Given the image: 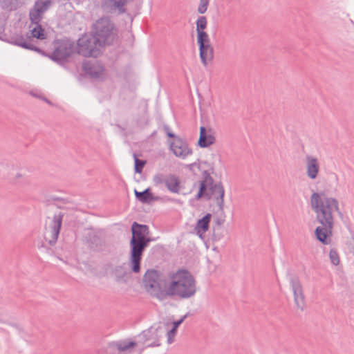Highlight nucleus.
I'll use <instances>...</instances> for the list:
<instances>
[{
	"instance_id": "1",
	"label": "nucleus",
	"mask_w": 354,
	"mask_h": 354,
	"mask_svg": "<svg viewBox=\"0 0 354 354\" xmlns=\"http://www.w3.org/2000/svg\"><path fill=\"white\" fill-rule=\"evenodd\" d=\"M310 205L316 214L317 221L321 224L315 228V237L323 245H329L334 225L333 212L336 211L340 218L343 217L339 202L335 198L326 196L324 193L313 192L310 196Z\"/></svg>"
},
{
	"instance_id": "19",
	"label": "nucleus",
	"mask_w": 354,
	"mask_h": 354,
	"mask_svg": "<svg viewBox=\"0 0 354 354\" xmlns=\"http://www.w3.org/2000/svg\"><path fill=\"white\" fill-rule=\"evenodd\" d=\"M83 70L91 77L97 79L102 75L104 68L98 63L88 62L83 64Z\"/></svg>"
},
{
	"instance_id": "18",
	"label": "nucleus",
	"mask_w": 354,
	"mask_h": 354,
	"mask_svg": "<svg viewBox=\"0 0 354 354\" xmlns=\"http://www.w3.org/2000/svg\"><path fill=\"white\" fill-rule=\"evenodd\" d=\"M199 55L202 64L206 66L208 62L214 59V48L209 44L198 46Z\"/></svg>"
},
{
	"instance_id": "38",
	"label": "nucleus",
	"mask_w": 354,
	"mask_h": 354,
	"mask_svg": "<svg viewBox=\"0 0 354 354\" xmlns=\"http://www.w3.org/2000/svg\"><path fill=\"white\" fill-rule=\"evenodd\" d=\"M93 240L95 241H100V238L98 236H93Z\"/></svg>"
},
{
	"instance_id": "3",
	"label": "nucleus",
	"mask_w": 354,
	"mask_h": 354,
	"mask_svg": "<svg viewBox=\"0 0 354 354\" xmlns=\"http://www.w3.org/2000/svg\"><path fill=\"white\" fill-rule=\"evenodd\" d=\"M131 230L132 236L129 242V266L131 272L137 274L141 270L143 253L153 239L148 237L149 230L147 225L134 221Z\"/></svg>"
},
{
	"instance_id": "16",
	"label": "nucleus",
	"mask_w": 354,
	"mask_h": 354,
	"mask_svg": "<svg viewBox=\"0 0 354 354\" xmlns=\"http://www.w3.org/2000/svg\"><path fill=\"white\" fill-rule=\"evenodd\" d=\"M133 0H102L101 7L106 12L118 11V14L127 12L125 6Z\"/></svg>"
},
{
	"instance_id": "11",
	"label": "nucleus",
	"mask_w": 354,
	"mask_h": 354,
	"mask_svg": "<svg viewBox=\"0 0 354 354\" xmlns=\"http://www.w3.org/2000/svg\"><path fill=\"white\" fill-rule=\"evenodd\" d=\"M153 180L155 185L164 184L167 189L172 193L178 194L180 192V180L175 174H158L153 176Z\"/></svg>"
},
{
	"instance_id": "2",
	"label": "nucleus",
	"mask_w": 354,
	"mask_h": 354,
	"mask_svg": "<svg viewBox=\"0 0 354 354\" xmlns=\"http://www.w3.org/2000/svg\"><path fill=\"white\" fill-rule=\"evenodd\" d=\"M198 162H200L198 160ZM194 175L198 171H201L203 180L199 181L198 192L195 196L196 200L205 198L206 201L214 200L219 210L223 211L224 207L225 189L221 182L214 183L211 174L214 172V168L207 161L194 162L186 166Z\"/></svg>"
},
{
	"instance_id": "6",
	"label": "nucleus",
	"mask_w": 354,
	"mask_h": 354,
	"mask_svg": "<svg viewBox=\"0 0 354 354\" xmlns=\"http://www.w3.org/2000/svg\"><path fill=\"white\" fill-rule=\"evenodd\" d=\"M91 34L98 42V46L104 47L113 44L117 37V28L109 17H102L93 24Z\"/></svg>"
},
{
	"instance_id": "13",
	"label": "nucleus",
	"mask_w": 354,
	"mask_h": 354,
	"mask_svg": "<svg viewBox=\"0 0 354 354\" xmlns=\"http://www.w3.org/2000/svg\"><path fill=\"white\" fill-rule=\"evenodd\" d=\"M290 284L293 292L295 304L302 311L305 308L306 302L301 283L297 277H292Z\"/></svg>"
},
{
	"instance_id": "17",
	"label": "nucleus",
	"mask_w": 354,
	"mask_h": 354,
	"mask_svg": "<svg viewBox=\"0 0 354 354\" xmlns=\"http://www.w3.org/2000/svg\"><path fill=\"white\" fill-rule=\"evenodd\" d=\"M306 174L310 179H315L317 177L319 171V165L317 158L306 156Z\"/></svg>"
},
{
	"instance_id": "14",
	"label": "nucleus",
	"mask_w": 354,
	"mask_h": 354,
	"mask_svg": "<svg viewBox=\"0 0 354 354\" xmlns=\"http://www.w3.org/2000/svg\"><path fill=\"white\" fill-rule=\"evenodd\" d=\"M52 3L51 0H37L29 12L30 21L40 22L42 19V15L48 10Z\"/></svg>"
},
{
	"instance_id": "32",
	"label": "nucleus",
	"mask_w": 354,
	"mask_h": 354,
	"mask_svg": "<svg viewBox=\"0 0 354 354\" xmlns=\"http://www.w3.org/2000/svg\"><path fill=\"white\" fill-rule=\"evenodd\" d=\"M189 313H187L185 314V315H183L180 319L177 320V321H174L173 322V326L174 328H176L178 329V328L179 327V326L184 322V320L187 317Z\"/></svg>"
},
{
	"instance_id": "33",
	"label": "nucleus",
	"mask_w": 354,
	"mask_h": 354,
	"mask_svg": "<svg viewBox=\"0 0 354 354\" xmlns=\"http://www.w3.org/2000/svg\"><path fill=\"white\" fill-rule=\"evenodd\" d=\"M164 131L166 133L167 136L169 137V138H174V140L177 138L175 134L171 132L170 131V128L169 126L167 125H165L164 126Z\"/></svg>"
},
{
	"instance_id": "29",
	"label": "nucleus",
	"mask_w": 354,
	"mask_h": 354,
	"mask_svg": "<svg viewBox=\"0 0 354 354\" xmlns=\"http://www.w3.org/2000/svg\"><path fill=\"white\" fill-rule=\"evenodd\" d=\"M210 0H200L197 12L199 14H204L207 12Z\"/></svg>"
},
{
	"instance_id": "27",
	"label": "nucleus",
	"mask_w": 354,
	"mask_h": 354,
	"mask_svg": "<svg viewBox=\"0 0 354 354\" xmlns=\"http://www.w3.org/2000/svg\"><path fill=\"white\" fill-rule=\"evenodd\" d=\"M207 21L206 17L200 16L196 21V32L205 31V30L207 28Z\"/></svg>"
},
{
	"instance_id": "20",
	"label": "nucleus",
	"mask_w": 354,
	"mask_h": 354,
	"mask_svg": "<svg viewBox=\"0 0 354 354\" xmlns=\"http://www.w3.org/2000/svg\"><path fill=\"white\" fill-rule=\"evenodd\" d=\"M215 142V137L209 133H207V129L205 127H200V136L198 140V145L201 148H206L214 144Z\"/></svg>"
},
{
	"instance_id": "34",
	"label": "nucleus",
	"mask_w": 354,
	"mask_h": 354,
	"mask_svg": "<svg viewBox=\"0 0 354 354\" xmlns=\"http://www.w3.org/2000/svg\"><path fill=\"white\" fill-rule=\"evenodd\" d=\"M50 201H57V202H60L62 203V204H66L67 203V200L65 199V198H59V197H52L50 198Z\"/></svg>"
},
{
	"instance_id": "5",
	"label": "nucleus",
	"mask_w": 354,
	"mask_h": 354,
	"mask_svg": "<svg viewBox=\"0 0 354 354\" xmlns=\"http://www.w3.org/2000/svg\"><path fill=\"white\" fill-rule=\"evenodd\" d=\"M165 333L164 328L153 325L138 335V342L129 341L127 339L111 342L108 344L109 348L117 350L119 352L127 351L134 348L138 343L145 344L146 347H156L160 346V339Z\"/></svg>"
},
{
	"instance_id": "28",
	"label": "nucleus",
	"mask_w": 354,
	"mask_h": 354,
	"mask_svg": "<svg viewBox=\"0 0 354 354\" xmlns=\"http://www.w3.org/2000/svg\"><path fill=\"white\" fill-rule=\"evenodd\" d=\"M329 258L333 265L337 266L339 263V254L335 249H330L329 252Z\"/></svg>"
},
{
	"instance_id": "8",
	"label": "nucleus",
	"mask_w": 354,
	"mask_h": 354,
	"mask_svg": "<svg viewBox=\"0 0 354 354\" xmlns=\"http://www.w3.org/2000/svg\"><path fill=\"white\" fill-rule=\"evenodd\" d=\"M30 22L31 24L36 25V26L30 31V33L27 32L25 36H13L10 38V43L23 48L30 50L41 54L43 50L35 46L32 42L34 41L33 38L41 40L46 38L44 29L42 28L40 22Z\"/></svg>"
},
{
	"instance_id": "26",
	"label": "nucleus",
	"mask_w": 354,
	"mask_h": 354,
	"mask_svg": "<svg viewBox=\"0 0 354 354\" xmlns=\"http://www.w3.org/2000/svg\"><path fill=\"white\" fill-rule=\"evenodd\" d=\"M197 33V43L198 46L207 44L210 43L209 35L205 31L196 32Z\"/></svg>"
},
{
	"instance_id": "9",
	"label": "nucleus",
	"mask_w": 354,
	"mask_h": 354,
	"mask_svg": "<svg viewBox=\"0 0 354 354\" xmlns=\"http://www.w3.org/2000/svg\"><path fill=\"white\" fill-rule=\"evenodd\" d=\"M100 48L91 33L83 35L75 44L76 53L86 57H97L101 53Z\"/></svg>"
},
{
	"instance_id": "37",
	"label": "nucleus",
	"mask_w": 354,
	"mask_h": 354,
	"mask_svg": "<svg viewBox=\"0 0 354 354\" xmlns=\"http://www.w3.org/2000/svg\"><path fill=\"white\" fill-rule=\"evenodd\" d=\"M41 99L45 101L46 102H47L48 104H51V102L50 100H48L46 97H42Z\"/></svg>"
},
{
	"instance_id": "4",
	"label": "nucleus",
	"mask_w": 354,
	"mask_h": 354,
	"mask_svg": "<svg viewBox=\"0 0 354 354\" xmlns=\"http://www.w3.org/2000/svg\"><path fill=\"white\" fill-rule=\"evenodd\" d=\"M171 281L166 290V297H176L185 299L196 292V283L192 273L186 269H178L171 275Z\"/></svg>"
},
{
	"instance_id": "30",
	"label": "nucleus",
	"mask_w": 354,
	"mask_h": 354,
	"mask_svg": "<svg viewBox=\"0 0 354 354\" xmlns=\"http://www.w3.org/2000/svg\"><path fill=\"white\" fill-rule=\"evenodd\" d=\"M12 181L15 184H24L27 183V179L23 174L17 173L15 175V176L12 178Z\"/></svg>"
},
{
	"instance_id": "24",
	"label": "nucleus",
	"mask_w": 354,
	"mask_h": 354,
	"mask_svg": "<svg viewBox=\"0 0 354 354\" xmlns=\"http://www.w3.org/2000/svg\"><path fill=\"white\" fill-rule=\"evenodd\" d=\"M0 6L5 10H15L19 7V3L16 0H0Z\"/></svg>"
},
{
	"instance_id": "23",
	"label": "nucleus",
	"mask_w": 354,
	"mask_h": 354,
	"mask_svg": "<svg viewBox=\"0 0 354 354\" xmlns=\"http://www.w3.org/2000/svg\"><path fill=\"white\" fill-rule=\"evenodd\" d=\"M113 274L116 277L118 281H123L127 282L129 277V273L127 271L124 263L122 265L117 266L113 270Z\"/></svg>"
},
{
	"instance_id": "25",
	"label": "nucleus",
	"mask_w": 354,
	"mask_h": 354,
	"mask_svg": "<svg viewBox=\"0 0 354 354\" xmlns=\"http://www.w3.org/2000/svg\"><path fill=\"white\" fill-rule=\"evenodd\" d=\"M133 156L134 160V171L137 174H141L147 161L139 159L136 153H133Z\"/></svg>"
},
{
	"instance_id": "21",
	"label": "nucleus",
	"mask_w": 354,
	"mask_h": 354,
	"mask_svg": "<svg viewBox=\"0 0 354 354\" xmlns=\"http://www.w3.org/2000/svg\"><path fill=\"white\" fill-rule=\"evenodd\" d=\"M211 217L212 215L207 213L203 218L198 220L195 230L200 237H202V235L208 230Z\"/></svg>"
},
{
	"instance_id": "31",
	"label": "nucleus",
	"mask_w": 354,
	"mask_h": 354,
	"mask_svg": "<svg viewBox=\"0 0 354 354\" xmlns=\"http://www.w3.org/2000/svg\"><path fill=\"white\" fill-rule=\"evenodd\" d=\"M177 330L178 329L172 327L169 331L167 332L168 344H171L174 342V338L177 333Z\"/></svg>"
},
{
	"instance_id": "35",
	"label": "nucleus",
	"mask_w": 354,
	"mask_h": 354,
	"mask_svg": "<svg viewBox=\"0 0 354 354\" xmlns=\"http://www.w3.org/2000/svg\"><path fill=\"white\" fill-rule=\"evenodd\" d=\"M350 245V251L354 254V238L353 239V242H351Z\"/></svg>"
},
{
	"instance_id": "36",
	"label": "nucleus",
	"mask_w": 354,
	"mask_h": 354,
	"mask_svg": "<svg viewBox=\"0 0 354 354\" xmlns=\"http://www.w3.org/2000/svg\"><path fill=\"white\" fill-rule=\"evenodd\" d=\"M30 94H31L32 95L35 96V97H37V98H41V97H43V96H41V95H40L35 94V93H33V92H32V91L30 92Z\"/></svg>"
},
{
	"instance_id": "40",
	"label": "nucleus",
	"mask_w": 354,
	"mask_h": 354,
	"mask_svg": "<svg viewBox=\"0 0 354 354\" xmlns=\"http://www.w3.org/2000/svg\"><path fill=\"white\" fill-rule=\"evenodd\" d=\"M216 223H217V224H218V225H220V223H220V221H219L218 219L216 221Z\"/></svg>"
},
{
	"instance_id": "12",
	"label": "nucleus",
	"mask_w": 354,
	"mask_h": 354,
	"mask_svg": "<svg viewBox=\"0 0 354 354\" xmlns=\"http://www.w3.org/2000/svg\"><path fill=\"white\" fill-rule=\"evenodd\" d=\"M63 217L64 213L61 212L58 214H55L53 217L52 223L50 225V232L49 237L48 234L45 235L46 241H48L50 245H53L57 241L62 224Z\"/></svg>"
},
{
	"instance_id": "15",
	"label": "nucleus",
	"mask_w": 354,
	"mask_h": 354,
	"mask_svg": "<svg viewBox=\"0 0 354 354\" xmlns=\"http://www.w3.org/2000/svg\"><path fill=\"white\" fill-rule=\"evenodd\" d=\"M170 149L176 157L182 159L186 158L193 152L192 149L189 147L187 142L180 138H176L174 142L170 143Z\"/></svg>"
},
{
	"instance_id": "22",
	"label": "nucleus",
	"mask_w": 354,
	"mask_h": 354,
	"mask_svg": "<svg viewBox=\"0 0 354 354\" xmlns=\"http://www.w3.org/2000/svg\"><path fill=\"white\" fill-rule=\"evenodd\" d=\"M134 194L137 200L142 203L149 204L151 201L156 200L151 193V188L148 187L142 192H138L136 189L134 190Z\"/></svg>"
},
{
	"instance_id": "10",
	"label": "nucleus",
	"mask_w": 354,
	"mask_h": 354,
	"mask_svg": "<svg viewBox=\"0 0 354 354\" xmlns=\"http://www.w3.org/2000/svg\"><path fill=\"white\" fill-rule=\"evenodd\" d=\"M160 274L158 270H147L143 276V283L146 290L151 296L163 300L166 298V290H164L160 284Z\"/></svg>"
},
{
	"instance_id": "39",
	"label": "nucleus",
	"mask_w": 354,
	"mask_h": 354,
	"mask_svg": "<svg viewBox=\"0 0 354 354\" xmlns=\"http://www.w3.org/2000/svg\"><path fill=\"white\" fill-rule=\"evenodd\" d=\"M55 205H56V206H57V207H58V208H59V209H61V208H62V206H61V205H60V204H59V203H55Z\"/></svg>"
},
{
	"instance_id": "7",
	"label": "nucleus",
	"mask_w": 354,
	"mask_h": 354,
	"mask_svg": "<svg viewBox=\"0 0 354 354\" xmlns=\"http://www.w3.org/2000/svg\"><path fill=\"white\" fill-rule=\"evenodd\" d=\"M53 46L54 50L51 53L42 50L41 55L61 66L65 64L68 59L76 53L75 42L68 37L55 39L53 41Z\"/></svg>"
}]
</instances>
